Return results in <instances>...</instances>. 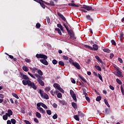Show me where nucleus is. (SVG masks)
I'll return each mask as SVG.
<instances>
[{"label":"nucleus","instance_id":"38","mask_svg":"<svg viewBox=\"0 0 124 124\" xmlns=\"http://www.w3.org/2000/svg\"><path fill=\"white\" fill-rule=\"evenodd\" d=\"M120 89H121V91L123 95H124V87H123V85L121 86Z\"/></svg>","mask_w":124,"mask_h":124},{"label":"nucleus","instance_id":"17","mask_svg":"<svg viewBox=\"0 0 124 124\" xmlns=\"http://www.w3.org/2000/svg\"><path fill=\"white\" fill-rule=\"evenodd\" d=\"M30 70H31L32 73H35V72H36V71L37 72V71L38 70V69H37L36 67H33V68L30 67Z\"/></svg>","mask_w":124,"mask_h":124},{"label":"nucleus","instance_id":"53","mask_svg":"<svg viewBox=\"0 0 124 124\" xmlns=\"http://www.w3.org/2000/svg\"><path fill=\"white\" fill-rule=\"evenodd\" d=\"M98 76L100 80H101V81L103 82V79H102V76H101L100 74H98Z\"/></svg>","mask_w":124,"mask_h":124},{"label":"nucleus","instance_id":"8","mask_svg":"<svg viewBox=\"0 0 124 124\" xmlns=\"http://www.w3.org/2000/svg\"><path fill=\"white\" fill-rule=\"evenodd\" d=\"M45 2H46V1L43 0H39V2H38V3H40L41 6H42V7L44 8V9H45V4H44Z\"/></svg>","mask_w":124,"mask_h":124},{"label":"nucleus","instance_id":"52","mask_svg":"<svg viewBox=\"0 0 124 124\" xmlns=\"http://www.w3.org/2000/svg\"><path fill=\"white\" fill-rule=\"evenodd\" d=\"M46 19L47 24H50V17H49V16H46Z\"/></svg>","mask_w":124,"mask_h":124},{"label":"nucleus","instance_id":"6","mask_svg":"<svg viewBox=\"0 0 124 124\" xmlns=\"http://www.w3.org/2000/svg\"><path fill=\"white\" fill-rule=\"evenodd\" d=\"M68 34H70V38H71V39H73V40H75V39H76L73 31L68 32Z\"/></svg>","mask_w":124,"mask_h":124},{"label":"nucleus","instance_id":"11","mask_svg":"<svg viewBox=\"0 0 124 124\" xmlns=\"http://www.w3.org/2000/svg\"><path fill=\"white\" fill-rule=\"evenodd\" d=\"M57 15L59 16V17H61V18H62V20H63L64 22H67L66 21V19H65V17L63 16L62 15L60 12L57 13Z\"/></svg>","mask_w":124,"mask_h":124},{"label":"nucleus","instance_id":"41","mask_svg":"<svg viewBox=\"0 0 124 124\" xmlns=\"http://www.w3.org/2000/svg\"><path fill=\"white\" fill-rule=\"evenodd\" d=\"M116 82L119 85H122L123 84V82H122V81H121V80L119 79V78L116 79Z\"/></svg>","mask_w":124,"mask_h":124},{"label":"nucleus","instance_id":"28","mask_svg":"<svg viewBox=\"0 0 124 124\" xmlns=\"http://www.w3.org/2000/svg\"><path fill=\"white\" fill-rule=\"evenodd\" d=\"M36 116L37 117V118H39V119H40V118H41V114H40V113L36 112Z\"/></svg>","mask_w":124,"mask_h":124},{"label":"nucleus","instance_id":"60","mask_svg":"<svg viewBox=\"0 0 124 124\" xmlns=\"http://www.w3.org/2000/svg\"><path fill=\"white\" fill-rule=\"evenodd\" d=\"M39 93L40 94L41 96L43 94V92H42V90H40L39 91Z\"/></svg>","mask_w":124,"mask_h":124},{"label":"nucleus","instance_id":"23","mask_svg":"<svg viewBox=\"0 0 124 124\" xmlns=\"http://www.w3.org/2000/svg\"><path fill=\"white\" fill-rule=\"evenodd\" d=\"M98 49V46L97 45H93V50H94L95 51H96Z\"/></svg>","mask_w":124,"mask_h":124},{"label":"nucleus","instance_id":"43","mask_svg":"<svg viewBox=\"0 0 124 124\" xmlns=\"http://www.w3.org/2000/svg\"><path fill=\"white\" fill-rule=\"evenodd\" d=\"M40 27H41V24H40V23H37L36 24V28L37 29H39L40 28Z\"/></svg>","mask_w":124,"mask_h":124},{"label":"nucleus","instance_id":"39","mask_svg":"<svg viewBox=\"0 0 124 124\" xmlns=\"http://www.w3.org/2000/svg\"><path fill=\"white\" fill-rule=\"evenodd\" d=\"M12 95L14 96V97L17 98V99H19V96H18V95H17V94L15 93H13Z\"/></svg>","mask_w":124,"mask_h":124},{"label":"nucleus","instance_id":"50","mask_svg":"<svg viewBox=\"0 0 124 124\" xmlns=\"http://www.w3.org/2000/svg\"><path fill=\"white\" fill-rule=\"evenodd\" d=\"M96 101H100L101 100V97L99 96H97L96 98Z\"/></svg>","mask_w":124,"mask_h":124},{"label":"nucleus","instance_id":"14","mask_svg":"<svg viewBox=\"0 0 124 124\" xmlns=\"http://www.w3.org/2000/svg\"><path fill=\"white\" fill-rule=\"evenodd\" d=\"M41 96L45 99H49V96L46 93H44Z\"/></svg>","mask_w":124,"mask_h":124},{"label":"nucleus","instance_id":"16","mask_svg":"<svg viewBox=\"0 0 124 124\" xmlns=\"http://www.w3.org/2000/svg\"><path fill=\"white\" fill-rule=\"evenodd\" d=\"M6 115H7L8 117H10L11 116H12V115H13V112H12V110H11V109H8V113H6Z\"/></svg>","mask_w":124,"mask_h":124},{"label":"nucleus","instance_id":"34","mask_svg":"<svg viewBox=\"0 0 124 124\" xmlns=\"http://www.w3.org/2000/svg\"><path fill=\"white\" fill-rule=\"evenodd\" d=\"M63 26L65 28L67 31H72V30H69V29H68V26H67L66 25H65V24L64 23Z\"/></svg>","mask_w":124,"mask_h":124},{"label":"nucleus","instance_id":"45","mask_svg":"<svg viewBox=\"0 0 124 124\" xmlns=\"http://www.w3.org/2000/svg\"><path fill=\"white\" fill-rule=\"evenodd\" d=\"M8 117V116H7V115H6V113L5 115L3 116V120L6 121V120H7Z\"/></svg>","mask_w":124,"mask_h":124},{"label":"nucleus","instance_id":"37","mask_svg":"<svg viewBox=\"0 0 124 124\" xmlns=\"http://www.w3.org/2000/svg\"><path fill=\"white\" fill-rule=\"evenodd\" d=\"M95 68H96V69H97V70H98V71H101V68L100 67V66L98 65H96L95 66Z\"/></svg>","mask_w":124,"mask_h":124},{"label":"nucleus","instance_id":"9","mask_svg":"<svg viewBox=\"0 0 124 124\" xmlns=\"http://www.w3.org/2000/svg\"><path fill=\"white\" fill-rule=\"evenodd\" d=\"M29 87H31L33 90H37V87H36V85L32 82L30 81V83H29V85H28Z\"/></svg>","mask_w":124,"mask_h":124},{"label":"nucleus","instance_id":"5","mask_svg":"<svg viewBox=\"0 0 124 124\" xmlns=\"http://www.w3.org/2000/svg\"><path fill=\"white\" fill-rule=\"evenodd\" d=\"M40 106H42L45 109H48V107L43 103L40 102L37 104V107H40Z\"/></svg>","mask_w":124,"mask_h":124},{"label":"nucleus","instance_id":"64","mask_svg":"<svg viewBox=\"0 0 124 124\" xmlns=\"http://www.w3.org/2000/svg\"><path fill=\"white\" fill-rule=\"evenodd\" d=\"M114 58V54L111 53L110 55V59H113Z\"/></svg>","mask_w":124,"mask_h":124},{"label":"nucleus","instance_id":"4","mask_svg":"<svg viewBox=\"0 0 124 124\" xmlns=\"http://www.w3.org/2000/svg\"><path fill=\"white\" fill-rule=\"evenodd\" d=\"M81 8H83V9H85L86 10H87L88 11H93L94 9H93V7L91 6H88L86 5H83L82 7H81Z\"/></svg>","mask_w":124,"mask_h":124},{"label":"nucleus","instance_id":"44","mask_svg":"<svg viewBox=\"0 0 124 124\" xmlns=\"http://www.w3.org/2000/svg\"><path fill=\"white\" fill-rule=\"evenodd\" d=\"M62 59L63 60H64L65 61H68V57L66 56H65V55H63L62 56Z\"/></svg>","mask_w":124,"mask_h":124},{"label":"nucleus","instance_id":"18","mask_svg":"<svg viewBox=\"0 0 124 124\" xmlns=\"http://www.w3.org/2000/svg\"><path fill=\"white\" fill-rule=\"evenodd\" d=\"M45 4H46L47 5H51V6H54L55 5V3L54 1L51 0L50 1V3H48L47 2H45Z\"/></svg>","mask_w":124,"mask_h":124},{"label":"nucleus","instance_id":"22","mask_svg":"<svg viewBox=\"0 0 124 124\" xmlns=\"http://www.w3.org/2000/svg\"><path fill=\"white\" fill-rule=\"evenodd\" d=\"M58 101L60 103H61V104H62V105H65V104H66L65 101H64V100H62L59 99L58 100Z\"/></svg>","mask_w":124,"mask_h":124},{"label":"nucleus","instance_id":"40","mask_svg":"<svg viewBox=\"0 0 124 124\" xmlns=\"http://www.w3.org/2000/svg\"><path fill=\"white\" fill-rule=\"evenodd\" d=\"M87 95H88V94H87V93H85V97H86V100H87L88 102H90V97L87 96Z\"/></svg>","mask_w":124,"mask_h":124},{"label":"nucleus","instance_id":"63","mask_svg":"<svg viewBox=\"0 0 124 124\" xmlns=\"http://www.w3.org/2000/svg\"><path fill=\"white\" fill-rule=\"evenodd\" d=\"M24 123L26 124H31V123H30V122L28 120H25Z\"/></svg>","mask_w":124,"mask_h":124},{"label":"nucleus","instance_id":"33","mask_svg":"<svg viewBox=\"0 0 124 124\" xmlns=\"http://www.w3.org/2000/svg\"><path fill=\"white\" fill-rule=\"evenodd\" d=\"M78 77L80 78V79H81V80H82V81H83V82H84V83H86V79H85V78H84V77L79 75Z\"/></svg>","mask_w":124,"mask_h":124},{"label":"nucleus","instance_id":"21","mask_svg":"<svg viewBox=\"0 0 124 124\" xmlns=\"http://www.w3.org/2000/svg\"><path fill=\"white\" fill-rule=\"evenodd\" d=\"M22 69L24 71H25V72H28L29 70V68L27 67V66H23L22 67Z\"/></svg>","mask_w":124,"mask_h":124},{"label":"nucleus","instance_id":"20","mask_svg":"<svg viewBox=\"0 0 124 124\" xmlns=\"http://www.w3.org/2000/svg\"><path fill=\"white\" fill-rule=\"evenodd\" d=\"M68 5H69V6H72L73 7H79V5L72 3H68Z\"/></svg>","mask_w":124,"mask_h":124},{"label":"nucleus","instance_id":"24","mask_svg":"<svg viewBox=\"0 0 124 124\" xmlns=\"http://www.w3.org/2000/svg\"><path fill=\"white\" fill-rule=\"evenodd\" d=\"M95 59H96V60H97V61H98V62H100L101 63H102V60L100 59V58H99V56H95Z\"/></svg>","mask_w":124,"mask_h":124},{"label":"nucleus","instance_id":"57","mask_svg":"<svg viewBox=\"0 0 124 124\" xmlns=\"http://www.w3.org/2000/svg\"><path fill=\"white\" fill-rule=\"evenodd\" d=\"M52 106H53V107L54 108H58V105H57V104H56V103H53Z\"/></svg>","mask_w":124,"mask_h":124},{"label":"nucleus","instance_id":"15","mask_svg":"<svg viewBox=\"0 0 124 124\" xmlns=\"http://www.w3.org/2000/svg\"><path fill=\"white\" fill-rule=\"evenodd\" d=\"M36 80L37 82H38L39 84L41 85V86H44V82L42 81L41 78H37Z\"/></svg>","mask_w":124,"mask_h":124},{"label":"nucleus","instance_id":"25","mask_svg":"<svg viewBox=\"0 0 124 124\" xmlns=\"http://www.w3.org/2000/svg\"><path fill=\"white\" fill-rule=\"evenodd\" d=\"M37 72L40 76H42V75H43V73L42 72V71H41L40 69H38V71H37Z\"/></svg>","mask_w":124,"mask_h":124},{"label":"nucleus","instance_id":"31","mask_svg":"<svg viewBox=\"0 0 124 124\" xmlns=\"http://www.w3.org/2000/svg\"><path fill=\"white\" fill-rule=\"evenodd\" d=\"M23 79H24V80H30V78H29V77H28V76L24 75L22 76Z\"/></svg>","mask_w":124,"mask_h":124},{"label":"nucleus","instance_id":"48","mask_svg":"<svg viewBox=\"0 0 124 124\" xmlns=\"http://www.w3.org/2000/svg\"><path fill=\"white\" fill-rule=\"evenodd\" d=\"M46 113L47 114V115H52V111H51V110H47Z\"/></svg>","mask_w":124,"mask_h":124},{"label":"nucleus","instance_id":"29","mask_svg":"<svg viewBox=\"0 0 124 124\" xmlns=\"http://www.w3.org/2000/svg\"><path fill=\"white\" fill-rule=\"evenodd\" d=\"M74 118L75 119V120H76V121H80V119H79V116L77 115L74 116Z\"/></svg>","mask_w":124,"mask_h":124},{"label":"nucleus","instance_id":"62","mask_svg":"<svg viewBox=\"0 0 124 124\" xmlns=\"http://www.w3.org/2000/svg\"><path fill=\"white\" fill-rule=\"evenodd\" d=\"M25 62H31V61L30 59H25Z\"/></svg>","mask_w":124,"mask_h":124},{"label":"nucleus","instance_id":"19","mask_svg":"<svg viewBox=\"0 0 124 124\" xmlns=\"http://www.w3.org/2000/svg\"><path fill=\"white\" fill-rule=\"evenodd\" d=\"M34 76H35V77H36V78H37V79H41L42 80L44 79L43 77L40 76L39 74H35Z\"/></svg>","mask_w":124,"mask_h":124},{"label":"nucleus","instance_id":"61","mask_svg":"<svg viewBox=\"0 0 124 124\" xmlns=\"http://www.w3.org/2000/svg\"><path fill=\"white\" fill-rule=\"evenodd\" d=\"M111 43H112V44H113V45H116V42L114 41V40H112L111 41Z\"/></svg>","mask_w":124,"mask_h":124},{"label":"nucleus","instance_id":"12","mask_svg":"<svg viewBox=\"0 0 124 124\" xmlns=\"http://www.w3.org/2000/svg\"><path fill=\"white\" fill-rule=\"evenodd\" d=\"M116 75H117V76H118V77H122V76H123V75L122 74V72H121L120 70L118 69H116Z\"/></svg>","mask_w":124,"mask_h":124},{"label":"nucleus","instance_id":"7","mask_svg":"<svg viewBox=\"0 0 124 124\" xmlns=\"http://www.w3.org/2000/svg\"><path fill=\"white\" fill-rule=\"evenodd\" d=\"M37 109L42 114H43V115H45L46 114V111L45 110H44L42 108L40 107H37Z\"/></svg>","mask_w":124,"mask_h":124},{"label":"nucleus","instance_id":"51","mask_svg":"<svg viewBox=\"0 0 124 124\" xmlns=\"http://www.w3.org/2000/svg\"><path fill=\"white\" fill-rule=\"evenodd\" d=\"M69 62H70V63H71V64H73V63H74L75 62H73V60L72 59H69Z\"/></svg>","mask_w":124,"mask_h":124},{"label":"nucleus","instance_id":"46","mask_svg":"<svg viewBox=\"0 0 124 124\" xmlns=\"http://www.w3.org/2000/svg\"><path fill=\"white\" fill-rule=\"evenodd\" d=\"M54 120H56V119H58V114L55 113L52 117Z\"/></svg>","mask_w":124,"mask_h":124},{"label":"nucleus","instance_id":"26","mask_svg":"<svg viewBox=\"0 0 124 124\" xmlns=\"http://www.w3.org/2000/svg\"><path fill=\"white\" fill-rule=\"evenodd\" d=\"M72 106L74 108V109H77V104H76V103L72 102Z\"/></svg>","mask_w":124,"mask_h":124},{"label":"nucleus","instance_id":"59","mask_svg":"<svg viewBox=\"0 0 124 124\" xmlns=\"http://www.w3.org/2000/svg\"><path fill=\"white\" fill-rule=\"evenodd\" d=\"M109 89L112 90V91H114V90H115V88H114L112 85H109Z\"/></svg>","mask_w":124,"mask_h":124},{"label":"nucleus","instance_id":"54","mask_svg":"<svg viewBox=\"0 0 124 124\" xmlns=\"http://www.w3.org/2000/svg\"><path fill=\"white\" fill-rule=\"evenodd\" d=\"M11 123L13 124H16V120L14 119H11Z\"/></svg>","mask_w":124,"mask_h":124},{"label":"nucleus","instance_id":"10","mask_svg":"<svg viewBox=\"0 0 124 124\" xmlns=\"http://www.w3.org/2000/svg\"><path fill=\"white\" fill-rule=\"evenodd\" d=\"M30 83H31V80H30V79L22 80V84L24 86H27V85H28L29 86L30 85Z\"/></svg>","mask_w":124,"mask_h":124},{"label":"nucleus","instance_id":"2","mask_svg":"<svg viewBox=\"0 0 124 124\" xmlns=\"http://www.w3.org/2000/svg\"><path fill=\"white\" fill-rule=\"evenodd\" d=\"M53 87H54L55 89H57V90L60 91L61 93H64V91H63V89L61 87V85H60V84L58 83H54L53 84Z\"/></svg>","mask_w":124,"mask_h":124},{"label":"nucleus","instance_id":"13","mask_svg":"<svg viewBox=\"0 0 124 124\" xmlns=\"http://www.w3.org/2000/svg\"><path fill=\"white\" fill-rule=\"evenodd\" d=\"M73 65H74V66H75L77 68V69H81V67L80 66V64L77 63V62L73 63Z\"/></svg>","mask_w":124,"mask_h":124},{"label":"nucleus","instance_id":"49","mask_svg":"<svg viewBox=\"0 0 124 124\" xmlns=\"http://www.w3.org/2000/svg\"><path fill=\"white\" fill-rule=\"evenodd\" d=\"M51 90V88L50 87H46L45 88L46 92H49Z\"/></svg>","mask_w":124,"mask_h":124},{"label":"nucleus","instance_id":"32","mask_svg":"<svg viewBox=\"0 0 124 124\" xmlns=\"http://www.w3.org/2000/svg\"><path fill=\"white\" fill-rule=\"evenodd\" d=\"M84 47L85 48H87V49H89V50H93V47H91V46L87 45H84Z\"/></svg>","mask_w":124,"mask_h":124},{"label":"nucleus","instance_id":"58","mask_svg":"<svg viewBox=\"0 0 124 124\" xmlns=\"http://www.w3.org/2000/svg\"><path fill=\"white\" fill-rule=\"evenodd\" d=\"M118 60L119 62H120L121 63H123V59H122V58H118Z\"/></svg>","mask_w":124,"mask_h":124},{"label":"nucleus","instance_id":"27","mask_svg":"<svg viewBox=\"0 0 124 124\" xmlns=\"http://www.w3.org/2000/svg\"><path fill=\"white\" fill-rule=\"evenodd\" d=\"M86 19H87L88 20H90V21H92V22L93 21V19L91 17V16H90V15L86 16Z\"/></svg>","mask_w":124,"mask_h":124},{"label":"nucleus","instance_id":"42","mask_svg":"<svg viewBox=\"0 0 124 124\" xmlns=\"http://www.w3.org/2000/svg\"><path fill=\"white\" fill-rule=\"evenodd\" d=\"M28 74H29V75H30V76H31V77L32 78H33V79H36V78H35V77H34V75H32V74H31V73L28 72Z\"/></svg>","mask_w":124,"mask_h":124},{"label":"nucleus","instance_id":"30","mask_svg":"<svg viewBox=\"0 0 124 124\" xmlns=\"http://www.w3.org/2000/svg\"><path fill=\"white\" fill-rule=\"evenodd\" d=\"M103 50L105 53H110L111 52V50L108 48H104Z\"/></svg>","mask_w":124,"mask_h":124},{"label":"nucleus","instance_id":"3","mask_svg":"<svg viewBox=\"0 0 124 124\" xmlns=\"http://www.w3.org/2000/svg\"><path fill=\"white\" fill-rule=\"evenodd\" d=\"M70 94L72 96L73 100L75 101V102H77V98H76V94L74 93V91H73V90H70Z\"/></svg>","mask_w":124,"mask_h":124},{"label":"nucleus","instance_id":"1","mask_svg":"<svg viewBox=\"0 0 124 124\" xmlns=\"http://www.w3.org/2000/svg\"><path fill=\"white\" fill-rule=\"evenodd\" d=\"M36 58H37V59H41L40 60V62H41L42 63H43V64H45V65H48V62L46 61V60L48 59V57H47V56L44 54H37L36 55Z\"/></svg>","mask_w":124,"mask_h":124},{"label":"nucleus","instance_id":"35","mask_svg":"<svg viewBox=\"0 0 124 124\" xmlns=\"http://www.w3.org/2000/svg\"><path fill=\"white\" fill-rule=\"evenodd\" d=\"M104 100L105 104H106L108 107L110 108V105H109V103H108V101H107V100L106 99H105Z\"/></svg>","mask_w":124,"mask_h":124},{"label":"nucleus","instance_id":"55","mask_svg":"<svg viewBox=\"0 0 124 124\" xmlns=\"http://www.w3.org/2000/svg\"><path fill=\"white\" fill-rule=\"evenodd\" d=\"M52 63L53 64H57V63H58V61L54 59L52 61Z\"/></svg>","mask_w":124,"mask_h":124},{"label":"nucleus","instance_id":"47","mask_svg":"<svg viewBox=\"0 0 124 124\" xmlns=\"http://www.w3.org/2000/svg\"><path fill=\"white\" fill-rule=\"evenodd\" d=\"M62 97V93H57V97H58V98H61Z\"/></svg>","mask_w":124,"mask_h":124},{"label":"nucleus","instance_id":"36","mask_svg":"<svg viewBox=\"0 0 124 124\" xmlns=\"http://www.w3.org/2000/svg\"><path fill=\"white\" fill-rule=\"evenodd\" d=\"M59 64H60L61 66H64V62L62 61H59Z\"/></svg>","mask_w":124,"mask_h":124},{"label":"nucleus","instance_id":"56","mask_svg":"<svg viewBox=\"0 0 124 124\" xmlns=\"http://www.w3.org/2000/svg\"><path fill=\"white\" fill-rule=\"evenodd\" d=\"M34 122H35L36 124H38L39 123V121H38V119H37V118H34Z\"/></svg>","mask_w":124,"mask_h":124}]
</instances>
